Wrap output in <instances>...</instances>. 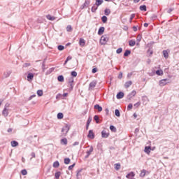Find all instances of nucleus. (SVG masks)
Instances as JSON below:
<instances>
[{
	"label": "nucleus",
	"instance_id": "obj_51",
	"mask_svg": "<svg viewBox=\"0 0 179 179\" xmlns=\"http://www.w3.org/2000/svg\"><path fill=\"white\" fill-rule=\"evenodd\" d=\"M134 107L136 108H138V107H139L141 106V101H138L137 103H136L134 105Z\"/></svg>",
	"mask_w": 179,
	"mask_h": 179
},
{
	"label": "nucleus",
	"instance_id": "obj_16",
	"mask_svg": "<svg viewBox=\"0 0 179 179\" xmlns=\"http://www.w3.org/2000/svg\"><path fill=\"white\" fill-rule=\"evenodd\" d=\"M150 150H152V148L150 146H146L145 147L144 152L149 155L150 153Z\"/></svg>",
	"mask_w": 179,
	"mask_h": 179
},
{
	"label": "nucleus",
	"instance_id": "obj_27",
	"mask_svg": "<svg viewBox=\"0 0 179 179\" xmlns=\"http://www.w3.org/2000/svg\"><path fill=\"white\" fill-rule=\"evenodd\" d=\"M145 176H146V170L145 169H143L141 171V173H140V177H145Z\"/></svg>",
	"mask_w": 179,
	"mask_h": 179
},
{
	"label": "nucleus",
	"instance_id": "obj_17",
	"mask_svg": "<svg viewBox=\"0 0 179 179\" xmlns=\"http://www.w3.org/2000/svg\"><path fill=\"white\" fill-rule=\"evenodd\" d=\"M117 99H122L124 97V92H120L117 94L116 95Z\"/></svg>",
	"mask_w": 179,
	"mask_h": 179
},
{
	"label": "nucleus",
	"instance_id": "obj_56",
	"mask_svg": "<svg viewBox=\"0 0 179 179\" xmlns=\"http://www.w3.org/2000/svg\"><path fill=\"white\" fill-rule=\"evenodd\" d=\"M75 167V164H73L72 165L69 166V170H72V169H73Z\"/></svg>",
	"mask_w": 179,
	"mask_h": 179
},
{
	"label": "nucleus",
	"instance_id": "obj_26",
	"mask_svg": "<svg viewBox=\"0 0 179 179\" xmlns=\"http://www.w3.org/2000/svg\"><path fill=\"white\" fill-rule=\"evenodd\" d=\"M135 44H136V42L134 40H130L129 41V47H134V45H135Z\"/></svg>",
	"mask_w": 179,
	"mask_h": 179
},
{
	"label": "nucleus",
	"instance_id": "obj_53",
	"mask_svg": "<svg viewBox=\"0 0 179 179\" xmlns=\"http://www.w3.org/2000/svg\"><path fill=\"white\" fill-rule=\"evenodd\" d=\"M117 54H121V52H122V48H119L117 50H116Z\"/></svg>",
	"mask_w": 179,
	"mask_h": 179
},
{
	"label": "nucleus",
	"instance_id": "obj_64",
	"mask_svg": "<svg viewBox=\"0 0 179 179\" xmlns=\"http://www.w3.org/2000/svg\"><path fill=\"white\" fill-rule=\"evenodd\" d=\"M118 79H122V73H120L118 76Z\"/></svg>",
	"mask_w": 179,
	"mask_h": 179
},
{
	"label": "nucleus",
	"instance_id": "obj_43",
	"mask_svg": "<svg viewBox=\"0 0 179 179\" xmlns=\"http://www.w3.org/2000/svg\"><path fill=\"white\" fill-rule=\"evenodd\" d=\"M54 71V68H50L49 70L46 71V75H50V73H52V71Z\"/></svg>",
	"mask_w": 179,
	"mask_h": 179
},
{
	"label": "nucleus",
	"instance_id": "obj_62",
	"mask_svg": "<svg viewBox=\"0 0 179 179\" xmlns=\"http://www.w3.org/2000/svg\"><path fill=\"white\" fill-rule=\"evenodd\" d=\"M33 97H36V94H33L31 96H30L28 99V100H31V99H33Z\"/></svg>",
	"mask_w": 179,
	"mask_h": 179
},
{
	"label": "nucleus",
	"instance_id": "obj_4",
	"mask_svg": "<svg viewBox=\"0 0 179 179\" xmlns=\"http://www.w3.org/2000/svg\"><path fill=\"white\" fill-rule=\"evenodd\" d=\"M96 85H97L96 80H93L89 85V90H93L96 87Z\"/></svg>",
	"mask_w": 179,
	"mask_h": 179
},
{
	"label": "nucleus",
	"instance_id": "obj_9",
	"mask_svg": "<svg viewBox=\"0 0 179 179\" xmlns=\"http://www.w3.org/2000/svg\"><path fill=\"white\" fill-rule=\"evenodd\" d=\"M34 78V74L33 73H29L27 75V80L28 82H31Z\"/></svg>",
	"mask_w": 179,
	"mask_h": 179
},
{
	"label": "nucleus",
	"instance_id": "obj_30",
	"mask_svg": "<svg viewBox=\"0 0 179 179\" xmlns=\"http://www.w3.org/2000/svg\"><path fill=\"white\" fill-rule=\"evenodd\" d=\"M140 10H143L144 12H146V5H142L139 7Z\"/></svg>",
	"mask_w": 179,
	"mask_h": 179
},
{
	"label": "nucleus",
	"instance_id": "obj_38",
	"mask_svg": "<svg viewBox=\"0 0 179 179\" xmlns=\"http://www.w3.org/2000/svg\"><path fill=\"white\" fill-rule=\"evenodd\" d=\"M101 20L103 23H107V20H108L107 16L106 15L102 16Z\"/></svg>",
	"mask_w": 179,
	"mask_h": 179
},
{
	"label": "nucleus",
	"instance_id": "obj_39",
	"mask_svg": "<svg viewBox=\"0 0 179 179\" xmlns=\"http://www.w3.org/2000/svg\"><path fill=\"white\" fill-rule=\"evenodd\" d=\"M115 115H116V117L121 116V114L120 113V110H118V109L115 110Z\"/></svg>",
	"mask_w": 179,
	"mask_h": 179
},
{
	"label": "nucleus",
	"instance_id": "obj_57",
	"mask_svg": "<svg viewBox=\"0 0 179 179\" xmlns=\"http://www.w3.org/2000/svg\"><path fill=\"white\" fill-rule=\"evenodd\" d=\"M45 69H47V68H45V64H42V71L43 72H45Z\"/></svg>",
	"mask_w": 179,
	"mask_h": 179
},
{
	"label": "nucleus",
	"instance_id": "obj_5",
	"mask_svg": "<svg viewBox=\"0 0 179 179\" xmlns=\"http://www.w3.org/2000/svg\"><path fill=\"white\" fill-rule=\"evenodd\" d=\"M90 5V0H85L84 3L80 6V9L83 10L85 8H88Z\"/></svg>",
	"mask_w": 179,
	"mask_h": 179
},
{
	"label": "nucleus",
	"instance_id": "obj_2",
	"mask_svg": "<svg viewBox=\"0 0 179 179\" xmlns=\"http://www.w3.org/2000/svg\"><path fill=\"white\" fill-rule=\"evenodd\" d=\"M169 83H171V80L168 78L162 79L159 82V85L161 87L166 86V85H169Z\"/></svg>",
	"mask_w": 179,
	"mask_h": 179
},
{
	"label": "nucleus",
	"instance_id": "obj_24",
	"mask_svg": "<svg viewBox=\"0 0 179 179\" xmlns=\"http://www.w3.org/2000/svg\"><path fill=\"white\" fill-rule=\"evenodd\" d=\"M103 2H104L103 0H96L95 5L96 6H100V5L103 4Z\"/></svg>",
	"mask_w": 179,
	"mask_h": 179
},
{
	"label": "nucleus",
	"instance_id": "obj_25",
	"mask_svg": "<svg viewBox=\"0 0 179 179\" xmlns=\"http://www.w3.org/2000/svg\"><path fill=\"white\" fill-rule=\"evenodd\" d=\"M131 177H135V173L134 172H130L126 176V178L129 179H130Z\"/></svg>",
	"mask_w": 179,
	"mask_h": 179
},
{
	"label": "nucleus",
	"instance_id": "obj_55",
	"mask_svg": "<svg viewBox=\"0 0 179 179\" xmlns=\"http://www.w3.org/2000/svg\"><path fill=\"white\" fill-rule=\"evenodd\" d=\"M134 17H135V14H131L130 16V22H132V20H134Z\"/></svg>",
	"mask_w": 179,
	"mask_h": 179
},
{
	"label": "nucleus",
	"instance_id": "obj_10",
	"mask_svg": "<svg viewBox=\"0 0 179 179\" xmlns=\"http://www.w3.org/2000/svg\"><path fill=\"white\" fill-rule=\"evenodd\" d=\"M93 152V146H91L90 150L87 151V155H85V159H88L89 156L92 155V152Z\"/></svg>",
	"mask_w": 179,
	"mask_h": 179
},
{
	"label": "nucleus",
	"instance_id": "obj_52",
	"mask_svg": "<svg viewBox=\"0 0 179 179\" xmlns=\"http://www.w3.org/2000/svg\"><path fill=\"white\" fill-rule=\"evenodd\" d=\"M133 105L132 103H129L127 106V110L129 111V110H132Z\"/></svg>",
	"mask_w": 179,
	"mask_h": 179
},
{
	"label": "nucleus",
	"instance_id": "obj_49",
	"mask_svg": "<svg viewBox=\"0 0 179 179\" xmlns=\"http://www.w3.org/2000/svg\"><path fill=\"white\" fill-rule=\"evenodd\" d=\"M21 174H22V176H26L27 174V171L26 169L22 170Z\"/></svg>",
	"mask_w": 179,
	"mask_h": 179
},
{
	"label": "nucleus",
	"instance_id": "obj_59",
	"mask_svg": "<svg viewBox=\"0 0 179 179\" xmlns=\"http://www.w3.org/2000/svg\"><path fill=\"white\" fill-rule=\"evenodd\" d=\"M31 158H36V153L35 152H31Z\"/></svg>",
	"mask_w": 179,
	"mask_h": 179
},
{
	"label": "nucleus",
	"instance_id": "obj_37",
	"mask_svg": "<svg viewBox=\"0 0 179 179\" xmlns=\"http://www.w3.org/2000/svg\"><path fill=\"white\" fill-rule=\"evenodd\" d=\"M53 167H55V169L59 167V162L58 161L55 162L53 163Z\"/></svg>",
	"mask_w": 179,
	"mask_h": 179
},
{
	"label": "nucleus",
	"instance_id": "obj_34",
	"mask_svg": "<svg viewBox=\"0 0 179 179\" xmlns=\"http://www.w3.org/2000/svg\"><path fill=\"white\" fill-rule=\"evenodd\" d=\"M82 170H83V169H78L76 171V177H77V179H79V176L80 174V173H82Z\"/></svg>",
	"mask_w": 179,
	"mask_h": 179
},
{
	"label": "nucleus",
	"instance_id": "obj_46",
	"mask_svg": "<svg viewBox=\"0 0 179 179\" xmlns=\"http://www.w3.org/2000/svg\"><path fill=\"white\" fill-rule=\"evenodd\" d=\"M37 94H38V96H39V97H41V96H43V90H38L37 91Z\"/></svg>",
	"mask_w": 179,
	"mask_h": 179
},
{
	"label": "nucleus",
	"instance_id": "obj_48",
	"mask_svg": "<svg viewBox=\"0 0 179 179\" xmlns=\"http://www.w3.org/2000/svg\"><path fill=\"white\" fill-rule=\"evenodd\" d=\"M94 121L96 122V124H99V115H96L94 117Z\"/></svg>",
	"mask_w": 179,
	"mask_h": 179
},
{
	"label": "nucleus",
	"instance_id": "obj_1",
	"mask_svg": "<svg viewBox=\"0 0 179 179\" xmlns=\"http://www.w3.org/2000/svg\"><path fill=\"white\" fill-rule=\"evenodd\" d=\"M108 40L109 38L107 35H103L100 39V44H101V45H106V44H107L108 42Z\"/></svg>",
	"mask_w": 179,
	"mask_h": 179
},
{
	"label": "nucleus",
	"instance_id": "obj_3",
	"mask_svg": "<svg viewBox=\"0 0 179 179\" xmlns=\"http://www.w3.org/2000/svg\"><path fill=\"white\" fill-rule=\"evenodd\" d=\"M69 129H70V127H69V125L68 124H66V126L62 128V132L64 136H66L68 132H69Z\"/></svg>",
	"mask_w": 179,
	"mask_h": 179
},
{
	"label": "nucleus",
	"instance_id": "obj_14",
	"mask_svg": "<svg viewBox=\"0 0 179 179\" xmlns=\"http://www.w3.org/2000/svg\"><path fill=\"white\" fill-rule=\"evenodd\" d=\"M97 9H99V6H97L96 3H94L91 8V11L92 12V13H96Z\"/></svg>",
	"mask_w": 179,
	"mask_h": 179
},
{
	"label": "nucleus",
	"instance_id": "obj_32",
	"mask_svg": "<svg viewBox=\"0 0 179 179\" xmlns=\"http://www.w3.org/2000/svg\"><path fill=\"white\" fill-rule=\"evenodd\" d=\"M55 177L56 179H59V177H61V172L57 171L55 173Z\"/></svg>",
	"mask_w": 179,
	"mask_h": 179
},
{
	"label": "nucleus",
	"instance_id": "obj_60",
	"mask_svg": "<svg viewBox=\"0 0 179 179\" xmlns=\"http://www.w3.org/2000/svg\"><path fill=\"white\" fill-rule=\"evenodd\" d=\"M132 75H134V73H133V72L129 73L127 74V78H131V76H132Z\"/></svg>",
	"mask_w": 179,
	"mask_h": 179
},
{
	"label": "nucleus",
	"instance_id": "obj_15",
	"mask_svg": "<svg viewBox=\"0 0 179 179\" xmlns=\"http://www.w3.org/2000/svg\"><path fill=\"white\" fill-rule=\"evenodd\" d=\"M104 30H106V28H104V27H101L98 30L99 36H101V34L104 33Z\"/></svg>",
	"mask_w": 179,
	"mask_h": 179
},
{
	"label": "nucleus",
	"instance_id": "obj_28",
	"mask_svg": "<svg viewBox=\"0 0 179 179\" xmlns=\"http://www.w3.org/2000/svg\"><path fill=\"white\" fill-rule=\"evenodd\" d=\"M46 17L48 20H55V17L52 16L51 15H46Z\"/></svg>",
	"mask_w": 179,
	"mask_h": 179
},
{
	"label": "nucleus",
	"instance_id": "obj_35",
	"mask_svg": "<svg viewBox=\"0 0 179 179\" xmlns=\"http://www.w3.org/2000/svg\"><path fill=\"white\" fill-rule=\"evenodd\" d=\"M58 82H64V76L61 75L57 77Z\"/></svg>",
	"mask_w": 179,
	"mask_h": 179
},
{
	"label": "nucleus",
	"instance_id": "obj_44",
	"mask_svg": "<svg viewBox=\"0 0 179 179\" xmlns=\"http://www.w3.org/2000/svg\"><path fill=\"white\" fill-rule=\"evenodd\" d=\"M71 163V159L65 158L64 159V164H69Z\"/></svg>",
	"mask_w": 179,
	"mask_h": 179
},
{
	"label": "nucleus",
	"instance_id": "obj_11",
	"mask_svg": "<svg viewBox=\"0 0 179 179\" xmlns=\"http://www.w3.org/2000/svg\"><path fill=\"white\" fill-rule=\"evenodd\" d=\"M87 138H90V139H94V133L93 132V130H90Z\"/></svg>",
	"mask_w": 179,
	"mask_h": 179
},
{
	"label": "nucleus",
	"instance_id": "obj_7",
	"mask_svg": "<svg viewBox=\"0 0 179 179\" xmlns=\"http://www.w3.org/2000/svg\"><path fill=\"white\" fill-rule=\"evenodd\" d=\"M101 136L102 138H104L105 139H106V138H108L110 136V133L107 132V131L106 130H103L101 131Z\"/></svg>",
	"mask_w": 179,
	"mask_h": 179
},
{
	"label": "nucleus",
	"instance_id": "obj_31",
	"mask_svg": "<svg viewBox=\"0 0 179 179\" xmlns=\"http://www.w3.org/2000/svg\"><path fill=\"white\" fill-rule=\"evenodd\" d=\"M110 129L112 132H117V128L114 125H110Z\"/></svg>",
	"mask_w": 179,
	"mask_h": 179
},
{
	"label": "nucleus",
	"instance_id": "obj_54",
	"mask_svg": "<svg viewBox=\"0 0 179 179\" xmlns=\"http://www.w3.org/2000/svg\"><path fill=\"white\" fill-rule=\"evenodd\" d=\"M30 65H31L30 63H25L23 64V68H28Z\"/></svg>",
	"mask_w": 179,
	"mask_h": 179
},
{
	"label": "nucleus",
	"instance_id": "obj_42",
	"mask_svg": "<svg viewBox=\"0 0 179 179\" xmlns=\"http://www.w3.org/2000/svg\"><path fill=\"white\" fill-rule=\"evenodd\" d=\"M115 169L116 170H120V169H121V164H115Z\"/></svg>",
	"mask_w": 179,
	"mask_h": 179
},
{
	"label": "nucleus",
	"instance_id": "obj_13",
	"mask_svg": "<svg viewBox=\"0 0 179 179\" xmlns=\"http://www.w3.org/2000/svg\"><path fill=\"white\" fill-rule=\"evenodd\" d=\"M2 114L4 117H8V115H9V112H8V109L6 108V107H4V108L2 111Z\"/></svg>",
	"mask_w": 179,
	"mask_h": 179
},
{
	"label": "nucleus",
	"instance_id": "obj_33",
	"mask_svg": "<svg viewBox=\"0 0 179 179\" xmlns=\"http://www.w3.org/2000/svg\"><path fill=\"white\" fill-rule=\"evenodd\" d=\"M128 55H131V50H126L124 53V57H128Z\"/></svg>",
	"mask_w": 179,
	"mask_h": 179
},
{
	"label": "nucleus",
	"instance_id": "obj_12",
	"mask_svg": "<svg viewBox=\"0 0 179 179\" xmlns=\"http://www.w3.org/2000/svg\"><path fill=\"white\" fill-rule=\"evenodd\" d=\"M94 108H95V110H97L99 113H101V111H103V107L100 106V105L99 104L94 105Z\"/></svg>",
	"mask_w": 179,
	"mask_h": 179
},
{
	"label": "nucleus",
	"instance_id": "obj_21",
	"mask_svg": "<svg viewBox=\"0 0 179 179\" xmlns=\"http://www.w3.org/2000/svg\"><path fill=\"white\" fill-rule=\"evenodd\" d=\"M79 44L81 45V47H85V44H86V42L85 41V39L80 38Z\"/></svg>",
	"mask_w": 179,
	"mask_h": 179
},
{
	"label": "nucleus",
	"instance_id": "obj_58",
	"mask_svg": "<svg viewBox=\"0 0 179 179\" xmlns=\"http://www.w3.org/2000/svg\"><path fill=\"white\" fill-rule=\"evenodd\" d=\"M92 72L93 73H96L97 72V68H94V69H92Z\"/></svg>",
	"mask_w": 179,
	"mask_h": 179
},
{
	"label": "nucleus",
	"instance_id": "obj_47",
	"mask_svg": "<svg viewBox=\"0 0 179 179\" xmlns=\"http://www.w3.org/2000/svg\"><path fill=\"white\" fill-rule=\"evenodd\" d=\"M73 29H72V26L71 25H68L66 27V31L71 32L72 31Z\"/></svg>",
	"mask_w": 179,
	"mask_h": 179
},
{
	"label": "nucleus",
	"instance_id": "obj_45",
	"mask_svg": "<svg viewBox=\"0 0 179 179\" xmlns=\"http://www.w3.org/2000/svg\"><path fill=\"white\" fill-rule=\"evenodd\" d=\"M65 47L64 45H58L57 46V50H59V51H63V50H64Z\"/></svg>",
	"mask_w": 179,
	"mask_h": 179
},
{
	"label": "nucleus",
	"instance_id": "obj_18",
	"mask_svg": "<svg viewBox=\"0 0 179 179\" xmlns=\"http://www.w3.org/2000/svg\"><path fill=\"white\" fill-rule=\"evenodd\" d=\"M12 73V71H8L3 73L4 78H9L10 76V74Z\"/></svg>",
	"mask_w": 179,
	"mask_h": 179
},
{
	"label": "nucleus",
	"instance_id": "obj_29",
	"mask_svg": "<svg viewBox=\"0 0 179 179\" xmlns=\"http://www.w3.org/2000/svg\"><path fill=\"white\" fill-rule=\"evenodd\" d=\"M163 55L164 58L167 59V58H169V52H167V50H163Z\"/></svg>",
	"mask_w": 179,
	"mask_h": 179
},
{
	"label": "nucleus",
	"instance_id": "obj_40",
	"mask_svg": "<svg viewBox=\"0 0 179 179\" xmlns=\"http://www.w3.org/2000/svg\"><path fill=\"white\" fill-rule=\"evenodd\" d=\"M156 74L158 75V76H162V75H163V70L156 71Z\"/></svg>",
	"mask_w": 179,
	"mask_h": 179
},
{
	"label": "nucleus",
	"instance_id": "obj_20",
	"mask_svg": "<svg viewBox=\"0 0 179 179\" xmlns=\"http://www.w3.org/2000/svg\"><path fill=\"white\" fill-rule=\"evenodd\" d=\"M60 143H61L62 145H68V139H66V138H62V139L60 141Z\"/></svg>",
	"mask_w": 179,
	"mask_h": 179
},
{
	"label": "nucleus",
	"instance_id": "obj_6",
	"mask_svg": "<svg viewBox=\"0 0 179 179\" xmlns=\"http://www.w3.org/2000/svg\"><path fill=\"white\" fill-rule=\"evenodd\" d=\"M68 85L70 86V90H73V77L69 78Z\"/></svg>",
	"mask_w": 179,
	"mask_h": 179
},
{
	"label": "nucleus",
	"instance_id": "obj_22",
	"mask_svg": "<svg viewBox=\"0 0 179 179\" xmlns=\"http://www.w3.org/2000/svg\"><path fill=\"white\" fill-rule=\"evenodd\" d=\"M132 85V81L129 80L125 83L124 84V87L126 89H128V87H129V86H131Z\"/></svg>",
	"mask_w": 179,
	"mask_h": 179
},
{
	"label": "nucleus",
	"instance_id": "obj_36",
	"mask_svg": "<svg viewBox=\"0 0 179 179\" xmlns=\"http://www.w3.org/2000/svg\"><path fill=\"white\" fill-rule=\"evenodd\" d=\"M62 118H64V113H59L57 114V119L58 120H62Z\"/></svg>",
	"mask_w": 179,
	"mask_h": 179
},
{
	"label": "nucleus",
	"instance_id": "obj_63",
	"mask_svg": "<svg viewBox=\"0 0 179 179\" xmlns=\"http://www.w3.org/2000/svg\"><path fill=\"white\" fill-rule=\"evenodd\" d=\"M27 139V141H31L33 139V136H29Z\"/></svg>",
	"mask_w": 179,
	"mask_h": 179
},
{
	"label": "nucleus",
	"instance_id": "obj_61",
	"mask_svg": "<svg viewBox=\"0 0 179 179\" xmlns=\"http://www.w3.org/2000/svg\"><path fill=\"white\" fill-rule=\"evenodd\" d=\"M78 145H79V142L76 141V142L73 143V146H78Z\"/></svg>",
	"mask_w": 179,
	"mask_h": 179
},
{
	"label": "nucleus",
	"instance_id": "obj_8",
	"mask_svg": "<svg viewBox=\"0 0 179 179\" xmlns=\"http://www.w3.org/2000/svg\"><path fill=\"white\" fill-rule=\"evenodd\" d=\"M134 96H136V91L133 90L131 93H129L127 96V99L131 100L132 97H134Z\"/></svg>",
	"mask_w": 179,
	"mask_h": 179
},
{
	"label": "nucleus",
	"instance_id": "obj_23",
	"mask_svg": "<svg viewBox=\"0 0 179 179\" xmlns=\"http://www.w3.org/2000/svg\"><path fill=\"white\" fill-rule=\"evenodd\" d=\"M110 13H111V10H110V8H106L104 10V15H106V16H108Z\"/></svg>",
	"mask_w": 179,
	"mask_h": 179
},
{
	"label": "nucleus",
	"instance_id": "obj_41",
	"mask_svg": "<svg viewBox=\"0 0 179 179\" xmlns=\"http://www.w3.org/2000/svg\"><path fill=\"white\" fill-rule=\"evenodd\" d=\"M71 76H73V78H76V76H78V73L76 71H73L71 72Z\"/></svg>",
	"mask_w": 179,
	"mask_h": 179
},
{
	"label": "nucleus",
	"instance_id": "obj_19",
	"mask_svg": "<svg viewBox=\"0 0 179 179\" xmlns=\"http://www.w3.org/2000/svg\"><path fill=\"white\" fill-rule=\"evenodd\" d=\"M10 143L13 148H16V146H19V143L16 141H13Z\"/></svg>",
	"mask_w": 179,
	"mask_h": 179
},
{
	"label": "nucleus",
	"instance_id": "obj_50",
	"mask_svg": "<svg viewBox=\"0 0 179 179\" xmlns=\"http://www.w3.org/2000/svg\"><path fill=\"white\" fill-rule=\"evenodd\" d=\"M92 117L90 116V117H88L87 121V125H90V122H92Z\"/></svg>",
	"mask_w": 179,
	"mask_h": 179
}]
</instances>
